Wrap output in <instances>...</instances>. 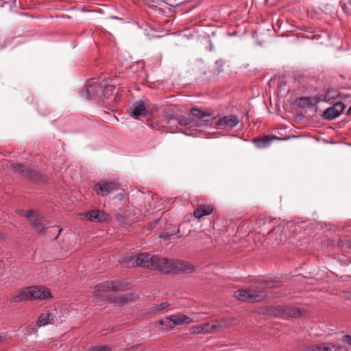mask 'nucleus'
<instances>
[{
	"label": "nucleus",
	"instance_id": "nucleus-22",
	"mask_svg": "<svg viewBox=\"0 0 351 351\" xmlns=\"http://www.w3.org/2000/svg\"><path fill=\"white\" fill-rule=\"evenodd\" d=\"M114 89L113 85H108L105 81V86L103 88V93H101V98H108L112 94Z\"/></svg>",
	"mask_w": 351,
	"mask_h": 351
},
{
	"label": "nucleus",
	"instance_id": "nucleus-3",
	"mask_svg": "<svg viewBox=\"0 0 351 351\" xmlns=\"http://www.w3.org/2000/svg\"><path fill=\"white\" fill-rule=\"evenodd\" d=\"M126 288V284L118 280L101 282L94 287L93 298L96 302L106 300L107 297L104 294L106 292L121 291Z\"/></svg>",
	"mask_w": 351,
	"mask_h": 351
},
{
	"label": "nucleus",
	"instance_id": "nucleus-1",
	"mask_svg": "<svg viewBox=\"0 0 351 351\" xmlns=\"http://www.w3.org/2000/svg\"><path fill=\"white\" fill-rule=\"evenodd\" d=\"M119 262L128 267L141 266L163 273L181 271L189 273L194 270V267L188 262L169 259L149 253L125 255L121 257Z\"/></svg>",
	"mask_w": 351,
	"mask_h": 351
},
{
	"label": "nucleus",
	"instance_id": "nucleus-39",
	"mask_svg": "<svg viewBox=\"0 0 351 351\" xmlns=\"http://www.w3.org/2000/svg\"><path fill=\"white\" fill-rule=\"evenodd\" d=\"M3 235L0 232V238H2Z\"/></svg>",
	"mask_w": 351,
	"mask_h": 351
},
{
	"label": "nucleus",
	"instance_id": "nucleus-13",
	"mask_svg": "<svg viewBox=\"0 0 351 351\" xmlns=\"http://www.w3.org/2000/svg\"><path fill=\"white\" fill-rule=\"evenodd\" d=\"M14 169L16 172H19L21 175L29 179L38 180L39 178V175L36 171L29 169L23 165L16 164L14 166Z\"/></svg>",
	"mask_w": 351,
	"mask_h": 351
},
{
	"label": "nucleus",
	"instance_id": "nucleus-18",
	"mask_svg": "<svg viewBox=\"0 0 351 351\" xmlns=\"http://www.w3.org/2000/svg\"><path fill=\"white\" fill-rule=\"evenodd\" d=\"M273 138L267 136L263 138H258L254 140V143L256 147L259 149L266 148L269 147L272 141Z\"/></svg>",
	"mask_w": 351,
	"mask_h": 351
},
{
	"label": "nucleus",
	"instance_id": "nucleus-15",
	"mask_svg": "<svg viewBox=\"0 0 351 351\" xmlns=\"http://www.w3.org/2000/svg\"><path fill=\"white\" fill-rule=\"evenodd\" d=\"M173 324L176 326H181L184 324H189L194 322V320L191 319L190 317L182 314L178 313L175 315H172Z\"/></svg>",
	"mask_w": 351,
	"mask_h": 351
},
{
	"label": "nucleus",
	"instance_id": "nucleus-19",
	"mask_svg": "<svg viewBox=\"0 0 351 351\" xmlns=\"http://www.w3.org/2000/svg\"><path fill=\"white\" fill-rule=\"evenodd\" d=\"M322 351H348V349L344 346L339 343L322 344Z\"/></svg>",
	"mask_w": 351,
	"mask_h": 351
},
{
	"label": "nucleus",
	"instance_id": "nucleus-41",
	"mask_svg": "<svg viewBox=\"0 0 351 351\" xmlns=\"http://www.w3.org/2000/svg\"><path fill=\"white\" fill-rule=\"evenodd\" d=\"M61 230H62L61 229H60V230H58V234H60V232H61Z\"/></svg>",
	"mask_w": 351,
	"mask_h": 351
},
{
	"label": "nucleus",
	"instance_id": "nucleus-32",
	"mask_svg": "<svg viewBox=\"0 0 351 351\" xmlns=\"http://www.w3.org/2000/svg\"><path fill=\"white\" fill-rule=\"evenodd\" d=\"M128 300V296L127 295H123L119 297V302L121 303H125Z\"/></svg>",
	"mask_w": 351,
	"mask_h": 351
},
{
	"label": "nucleus",
	"instance_id": "nucleus-10",
	"mask_svg": "<svg viewBox=\"0 0 351 351\" xmlns=\"http://www.w3.org/2000/svg\"><path fill=\"white\" fill-rule=\"evenodd\" d=\"M239 123V118L236 115H226L220 118L217 125L218 128L222 130H231L236 127Z\"/></svg>",
	"mask_w": 351,
	"mask_h": 351
},
{
	"label": "nucleus",
	"instance_id": "nucleus-23",
	"mask_svg": "<svg viewBox=\"0 0 351 351\" xmlns=\"http://www.w3.org/2000/svg\"><path fill=\"white\" fill-rule=\"evenodd\" d=\"M169 305L170 304L168 302H161L160 304H155L152 306L151 310L152 311H159L167 308Z\"/></svg>",
	"mask_w": 351,
	"mask_h": 351
},
{
	"label": "nucleus",
	"instance_id": "nucleus-12",
	"mask_svg": "<svg viewBox=\"0 0 351 351\" xmlns=\"http://www.w3.org/2000/svg\"><path fill=\"white\" fill-rule=\"evenodd\" d=\"M214 206L212 204H199L193 211V216L199 219L204 216L212 214Z\"/></svg>",
	"mask_w": 351,
	"mask_h": 351
},
{
	"label": "nucleus",
	"instance_id": "nucleus-30",
	"mask_svg": "<svg viewBox=\"0 0 351 351\" xmlns=\"http://www.w3.org/2000/svg\"><path fill=\"white\" fill-rule=\"evenodd\" d=\"M202 328V333H210V324L208 322L201 325Z\"/></svg>",
	"mask_w": 351,
	"mask_h": 351
},
{
	"label": "nucleus",
	"instance_id": "nucleus-21",
	"mask_svg": "<svg viewBox=\"0 0 351 351\" xmlns=\"http://www.w3.org/2000/svg\"><path fill=\"white\" fill-rule=\"evenodd\" d=\"M323 116L326 119L332 120L339 115L332 107H330L324 112Z\"/></svg>",
	"mask_w": 351,
	"mask_h": 351
},
{
	"label": "nucleus",
	"instance_id": "nucleus-26",
	"mask_svg": "<svg viewBox=\"0 0 351 351\" xmlns=\"http://www.w3.org/2000/svg\"><path fill=\"white\" fill-rule=\"evenodd\" d=\"M226 327H228V325L225 324L223 326L218 322H216L212 324H210V333L213 332L216 329H222Z\"/></svg>",
	"mask_w": 351,
	"mask_h": 351
},
{
	"label": "nucleus",
	"instance_id": "nucleus-2",
	"mask_svg": "<svg viewBox=\"0 0 351 351\" xmlns=\"http://www.w3.org/2000/svg\"><path fill=\"white\" fill-rule=\"evenodd\" d=\"M49 289L43 286H31L19 290L11 298L12 302L27 300H44L52 298Z\"/></svg>",
	"mask_w": 351,
	"mask_h": 351
},
{
	"label": "nucleus",
	"instance_id": "nucleus-11",
	"mask_svg": "<svg viewBox=\"0 0 351 351\" xmlns=\"http://www.w3.org/2000/svg\"><path fill=\"white\" fill-rule=\"evenodd\" d=\"M278 313L283 317H299L303 315L304 313L300 308L298 307H285L279 306L277 308Z\"/></svg>",
	"mask_w": 351,
	"mask_h": 351
},
{
	"label": "nucleus",
	"instance_id": "nucleus-37",
	"mask_svg": "<svg viewBox=\"0 0 351 351\" xmlns=\"http://www.w3.org/2000/svg\"><path fill=\"white\" fill-rule=\"evenodd\" d=\"M351 113V106H350L348 110H347V114H350Z\"/></svg>",
	"mask_w": 351,
	"mask_h": 351
},
{
	"label": "nucleus",
	"instance_id": "nucleus-36",
	"mask_svg": "<svg viewBox=\"0 0 351 351\" xmlns=\"http://www.w3.org/2000/svg\"><path fill=\"white\" fill-rule=\"evenodd\" d=\"M159 324L162 326H165V319H160Z\"/></svg>",
	"mask_w": 351,
	"mask_h": 351
},
{
	"label": "nucleus",
	"instance_id": "nucleus-34",
	"mask_svg": "<svg viewBox=\"0 0 351 351\" xmlns=\"http://www.w3.org/2000/svg\"><path fill=\"white\" fill-rule=\"evenodd\" d=\"M281 231V229L280 227H272L268 232H267V234H269L270 233L273 232H278Z\"/></svg>",
	"mask_w": 351,
	"mask_h": 351
},
{
	"label": "nucleus",
	"instance_id": "nucleus-31",
	"mask_svg": "<svg viewBox=\"0 0 351 351\" xmlns=\"http://www.w3.org/2000/svg\"><path fill=\"white\" fill-rule=\"evenodd\" d=\"M90 351H109V348L105 346L93 347Z\"/></svg>",
	"mask_w": 351,
	"mask_h": 351
},
{
	"label": "nucleus",
	"instance_id": "nucleus-27",
	"mask_svg": "<svg viewBox=\"0 0 351 351\" xmlns=\"http://www.w3.org/2000/svg\"><path fill=\"white\" fill-rule=\"evenodd\" d=\"M173 324L174 323L173 322V318L171 315L165 317V326H166L168 328H173V327H175V324Z\"/></svg>",
	"mask_w": 351,
	"mask_h": 351
},
{
	"label": "nucleus",
	"instance_id": "nucleus-33",
	"mask_svg": "<svg viewBox=\"0 0 351 351\" xmlns=\"http://www.w3.org/2000/svg\"><path fill=\"white\" fill-rule=\"evenodd\" d=\"M342 340L343 342L346 341L348 343L351 344V336L349 335L343 336Z\"/></svg>",
	"mask_w": 351,
	"mask_h": 351
},
{
	"label": "nucleus",
	"instance_id": "nucleus-28",
	"mask_svg": "<svg viewBox=\"0 0 351 351\" xmlns=\"http://www.w3.org/2000/svg\"><path fill=\"white\" fill-rule=\"evenodd\" d=\"M190 332L193 334H202V328L201 325L193 326L190 328Z\"/></svg>",
	"mask_w": 351,
	"mask_h": 351
},
{
	"label": "nucleus",
	"instance_id": "nucleus-8",
	"mask_svg": "<svg viewBox=\"0 0 351 351\" xmlns=\"http://www.w3.org/2000/svg\"><path fill=\"white\" fill-rule=\"evenodd\" d=\"M119 184L114 182L100 181L95 184L94 190L97 194L106 196L119 189Z\"/></svg>",
	"mask_w": 351,
	"mask_h": 351
},
{
	"label": "nucleus",
	"instance_id": "nucleus-5",
	"mask_svg": "<svg viewBox=\"0 0 351 351\" xmlns=\"http://www.w3.org/2000/svg\"><path fill=\"white\" fill-rule=\"evenodd\" d=\"M105 86V81L101 82L92 80L88 82L86 88L82 90L81 96L87 99H101V93Z\"/></svg>",
	"mask_w": 351,
	"mask_h": 351
},
{
	"label": "nucleus",
	"instance_id": "nucleus-38",
	"mask_svg": "<svg viewBox=\"0 0 351 351\" xmlns=\"http://www.w3.org/2000/svg\"><path fill=\"white\" fill-rule=\"evenodd\" d=\"M2 265H3V263H2V262L0 261V268L1 267Z\"/></svg>",
	"mask_w": 351,
	"mask_h": 351
},
{
	"label": "nucleus",
	"instance_id": "nucleus-6",
	"mask_svg": "<svg viewBox=\"0 0 351 351\" xmlns=\"http://www.w3.org/2000/svg\"><path fill=\"white\" fill-rule=\"evenodd\" d=\"M20 213L29 219L32 224L39 232L43 231L45 228L49 227L47 225V221L36 211L21 210Z\"/></svg>",
	"mask_w": 351,
	"mask_h": 351
},
{
	"label": "nucleus",
	"instance_id": "nucleus-40",
	"mask_svg": "<svg viewBox=\"0 0 351 351\" xmlns=\"http://www.w3.org/2000/svg\"><path fill=\"white\" fill-rule=\"evenodd\" d=\"M2 341V337L0 336V342Z\"/></svg>",
	"mask_w": 351,
	"mask_h": 351
},
{
	"label": "nucleus",
	"instance_id": "nucleus-4",
	"mask_svg": "<svg viewBox=\"0 0 351 351\" xmlns=\"http://www.w3.org/2000/svg\"><path fill=\"white\" fill-rule=\"evenodd\" d=\"M234 297L239 301L245 302H257L266 298L267 294L263 291L254 289H239L234 293Z\"/></svg>",
	"mask_w": 351,
	"mask_h": 351
},
{
	"label": "nucleus",
	"instance_id": "nucleus-29",
	"mask_svg": "<svg viewBox=\"0 0 351 351\" xmlns=\"http://www.w3.org/2000/svg\"><path fill=\"white\" fill-rule=\"evenodd\" d=\"M305 350L306 351H322V344L308 346Z\"/></svg>",
	"mask_w": 351,
	"mask_h": 351
},
{
	"label": "nucleus",
	"instance_id": "nucleus-20",
	"mask_svg": "<svg viewBox=\"0 0 351 351\" xmlns=\"http://www.w3.org/2000/svg\"><path fill=\"white\" fill-rule=\"evenodd\" d=\"M51 319H52V315L51 313L41 314L38 318L37 324L38 326H45L50 323Z\"/></svg>",
	"mask_w": 351,
	"mask_h": 351
},
{
	"label": "nucleus",
	"instance_id": "nucleus-35",
	"mask_svg": "<svg viewBox=\"0 0 351 351\" xmlns=\"http://www.w3.org/2000/svg\"><path fill=\"white\" fill-rule=\"evenodd\" d=\"M331 96L330 95V93H327L326 96H325V99L326 100H329L330 99Z\"/></svg>",
	"mask_w": 351,
	"mask_h": 351
},
{
	"label": "nucleus",
	"instance_id": "nucleus-16",
	"mask_svg": "<svg viewBox=\"0 0 351 351\" xmlns=\"http://www.w3.org/2000/svg\"><path fill=\"white\" fill-rule=\"evenodd\" d=\"M191 114L204 122H208L212 119V114L210 113L202 111L198 108H192L191 110Z\"/></svg>",
	"mask_w": 351,
	"mask_h": 351
},
{
	"label": "nucleus",
	"instance_id": "nucleus-14",
	"mask_svg": "<svg viewBox=\"0 0 351 351\" xmlns=\"http://www.w3.org/2000/svg\"><path fill=\"white\" fill-rule=\"evenodd\" d=\"M320 98L317 97H302L296 99V104L300 108H308L317 104Z\"/></svg>",
	"mask_w": 351,
	"mask_h": 351
},
{
	"label": "nucleus",
	"instance_id": "nucleus-9",
	"mask_svg": "<svg viewBox=\"0 0 351 351\" xmlns=\"http://www.w3.org/2000/svg\"><path fill=\"white\" fill-rule=\"evenodd\" d=\"M130 114L132 117L138 119L141 117H147L149 110L143 100H138L131 106Z\"/></svg>",
	"mask_w": 351,
	"mask_h": 351
},
{
	"label": "nucleus",
	"instance_id": "nucleus-7",
	"mask_svg": "<svg viewBox=\"0 0 351 351\" xmlns=\"http://www.w3.org/2000/svg\"><path fill=\"white\" fill-rule=\"evenodd\" d=\"M82 215L84 219L92 222L104 223L111 220V217L109 214L98 209L88 210Z\"/></svg>",
	"mask_w": 351,
	"mask_h": 351
},
{
	"label": "nucleus",
	"instance_id": "nucleus-17",
	"mask_svg": "<svg viewBox=\"0 0 351 351\" xmlns=\"http://www.w3.org/2000/svg\"><path fill=\"white\" fill-rule=\"evenodd\" d=\"M191 114L204 122H208L212 119V114L210 113L202 111L198 108H192L191 110Z\"/></svg>",
	"mask_w": 351,
	"mask_h": 351
},
{
	"label": "nucleus",
	"instance_id": "nucleus-24",
	"mask_svg": "<svg viewBox=\"0 0 351 351\" xmlns=\"http://www.w3.org/2000/svg\"><path fill=\"white\" fill-rule=\"evenodd\" d=\"M178 121L182 126L189 125L192 123V120L190 118L184 116L180 117L178 119Z\"/></svg>",
	"mask_w": 351,
	"mask_h": 351
},
{
	"label": "nucleus",
	"instance_id": "nucleus-25",
	"mask_svg": "<svg viewBox=\"0 0 351 351\" xmlns=\"http://www.w3.org/2000/svg\"><path fill=\"white\" fill-rule=\"evenodd\" d=\"M332 107L335 109L338 115L341 113L345 108L344 104L341 102H337Z\"/></svg>",
	"mask_w": 351,
	"mask_h": 351
}]
</instances>
